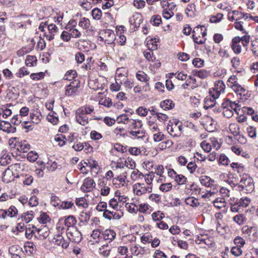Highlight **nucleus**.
<instances>
[{"mask_svg":"<svg viewBox=\"0 0 258 258\" xmlns=\"http://www.w3.org/2000/svg\"><path fill=\"white\" fill-rule=\"evenodd\" d=\"M11 162L10 156L8 154H4L0 157V164L2 166H6Z\"/></svg>","mask_w":258,"mask_h":258,"instance_id":"79ce46f5","label":"nucleus"},{"mask_svg":"<svg viewBox=\"0 0 258 258\" xmlns=\"http://www.w3.org/2000/svg\"><path fill=\"white\" fill-rule=\"evenodd\" d=\"M164 217V214L160 211L154 212L152 214V217L154 221H160Z\"/></svg>","mask_w":258,"mask_h":258,"instance_id":"13d9d810","label":"nucleus"},{"mask_svg":"<svg viewBox=\"0 0 258 258\" xmlns=\"http://www.w3.org/2000/svg\"><path fill=\"white\" fill-rule=\"evenodd\" d=\"M91 24L89 19L83 17L81 18L79 22V26L84 29L88 30L90 27Z\"/></svg>","mask_w":258,"mask_h":258,"instance_id":"7c9ffc66","label":"nucleus"},{"mask_svg":"<svg viewBox=\"0 0 258 258\" xmlns=\"http://www.w3.org/2000/svg\"><path fill=\"white\" fill-rule=\"evenodd\" d=\"M186 167L190 173L194 174L197 168V165L195 162L191 161L187 164Z\"/></svg>","mask_w":258,"mask_h":258,"instance_id":"bf43d9fd","label":"nucleus"},{"mask_svg":"<svg viewBox=\"0 0 258 258\" xmlns=\"http://www.w3.org/2000/svg\"><path fill=\"white\" fill-rule=\"evenodd\" d=\"M9 252L12 258H21V255L23 253L22 248L17 245L10 246Z\"/></svg>","mask_w":258,"mask_h":258,"instance_id":"f3484780","label":"nucleus"},{"mask_svg":"<svg viewBox=\"0 0 258 258\" xmlns=\"http://www.w3.org/2000/svg\"><path fill=\"white\" fill-rule=\"evenodd\" d=\"M37 58L35 56L28 55L25 60L26 65L28 67H33L36 64Z\"/></svg>","mask_w":258,"mask_h":258,"instance_id":"f704fd0d","label":"nucleus"},{"mask_svg":"<svg viewBox=\"0 0 258 258\" xmlns=\"http://www.w3.org/2000/svg\"><path fill=\"white\" fill-rule=\"evenodd\" d=\"M153 138L155 142H157L163 141L165 139V136L161 132L159 131L153 134Z\"/></svg>","mask_w":258,"mask_h":258,"instance_id":"49530a36","label":"nucleus"},{"mask_svg":"<svg viewBox=\"0 0 258 258\" xmlns=\"http://www.w3.org/2000/svg\"><path fill=\"white\" fill-rule=\"evenodd\" d=\"M239 186L241 187L242 190L246 193L251 192L254 189V184L251 178L244 176L241 179L239 183Z\"/></svg>","mask_w":258,"mask_h":258,"instance_id":"39448f33","label":"nucleus"},{"mask_svg":"<svg viewBox=\"0 0 258 258\" xmlns=\"http://www.w3.org/2000/svg\"><path fill=\"white\" fill-rule=\"evenodd\" d=\"M214 122V121L212 118L209 117V116H206L205 118L203 121V124L205 126L207 131L209 132H213L214 128V127H213Z\"/></svg>","mask_w":258,"mask_h":258,"instance_id":"4be33fe9","label":"nucleus"},{"mask_svg":"<svg viewBox=\"0 0 258 258\" xmlns=\"http://www.w3.org/2000/svg\"><path fill=\"white\" fill-rule=\"evenodd\" d=\"M38 220L40 223L43 224L49 222L50 220L49 217L45 213H42L40 214L39 217L38 218Z\"/></svg>","mask_w":258,"mask_h":258,"instance_id":"69168bd1","label":"nucleus"},{"mask_svg":"<svg viewBox=\"0 0 258 258\" xmlns=\"http://www.w3.org/2000/svg\"><path fill=\"white\" fill-rule=\"evenodd\" d=\"M185 203L186 205H189L192 207H198L200 203L198 199L194 197H188L185 199Z\"/></svg>","mask_w":258,"mask_h":258,"instance_id":"72a5a7b5","label":"nucleus"},{"mask_svg":"<svg viewBox=\"0 0 258 258\" xmlns=\"http://www.w3.org/2000/svg\"><path fill=\"white\" fill-rule=\"evenodd\" d=\"M102 238L105 240L108 241V242H111L115 237L116 233L112 230L106 229L102 233Z\"/></svg>","mask_w":258,"mask_h":258,"instance_id":"aec40b11","label":"nucleus"},{"mask_svg":"<svg viewBox=\"0 0 258 258\" xmlns=\"http://www.w3.org/2000/svg\"><path fill=\"white\" fill-rule=\"evenodd\" d=\"M207 35L206 28L204 26H197L192 31V38L194 41L198 44H202L205 41V36Z\"/></svg>","mask_w":258,"mask_h":258,"instance_id":"f03ea898","label":"nucleus"},{"mask_svg":"<svg viewBox=\"0 0 258 258\" xmlns=\"http://www.w3.org/2000/svg\"><path fill=\"white\" fill-rule=\"evenodd\" d=\"M67 235L69 240L75 243H79L82 239L81 232L76 227L67 230Z\"/></svg>","mask_w":258,"mask_h":258,"instance_id":"6e6552de","label":"nucleus"},{"mask_svg":"<svg viewBox=\"0 0 258 258\" xmlns=\"http://www.w3.org/2000/svg\"><path fill=\"white\" fill-rule=\"evenodd\" d=\"M173 144V142L172 141L170 140H168L165 141H162L160 143H159L158 145V149L162 151L164 150H165L166 149L170 148Z\"/></svg>","mask_w":258,"mask_h":258,"instance_id":"cd10ccee","label":"nucleus"},{"mask_svg":"<svg viewBox=\"0 0 258 258\" xmlns=\"http://www.w3.org/2000/svg\"><path fill=\"white\" fill-rule=\"evenodd\" d=\"M250 202V200L247 198L245 199H241L238 202H237L238 205L242 210H243V208L247 207L249 205Z\"/></svg>","mask_w":258,"mask_h":258,"instance_id":"09e8293b","label":"nucleus"},{"mask_svg":"<svg viewBox=\"0 0 258 258\" xmlns=\"http://www.w3.org/2000/svg\"><path fill=\"white\" fill-rule=\"evenodd\" d=\"M245 16L246 15H245V13L235 10L228 12V19L229 21L232 22L234 20L238 21V20L244 18Z\"/></svg>","mask_w":258,"mask_h":258,"instance_id":"a211bd4d","label":"nucleus"},{"mask_svg":"<svg viewBox=\"0 0 258 258\" xmlns=\"http://www.w3.org/2000/svg\"><path fill=\"white\" fill-rule=\"evenodd\" d=\"M225 90V85L222 80L216 81L214 84V87L210 90L209 93L214 99L218 98L221 93H224Z\"/></svg>","mask_w":258,"mask_h":258,"instance_id":"20e7f679","label":"nucleus"},{"mask_svg":"<svg viewBox=\"0 0 258 258\" xmlns=\"http://www.w3.org/2000/svg\"><path fill=\"white\" fill-rule=\"evenodd\" d=\"M103 215L104 217L108 220H111L112 219H119L123 216V213L122 212H120V214L118 213H117L114 211V210H111L110 209H106L103 212Z\"/></svg>","mask_w":258,"mask_h":258,"instance_id":"2eb2a0df","label":"nucleus"},{"mask_svg":"<svg viewBox=\"0 0 258 258\" xmlns=\"http://www.w3.org/2000/svg\"><path fill=\"white\" fill-rule=\"evenodd\" d=\"M30 149V145L26 140L19 142L17 150L20 152L26 153Z\"/></svg>","mask_w":258,"mask_h":258,"instance_id":"5701e85b","label":"nucleus"},{"mask_svg":"<svg viewBox=\"0 0 258 258\" xmlns=\"http://www.w3.org/2000/svg\"><path fill=\"white\" fill-rule=\"evenodd\" d=\"M75 203L77 206L84 209H87L89 206L87 200L85 198H77Z\"/></svg>","mask_w":258,"mask_h":258,"instance_id":"473e14b6","label":"nucleus"},{"mask_svg":"<svg viewBox=\"0 0 258 258\" xmlns=\"http://www.w3.org/2000/svg\"><path fill=\"white\" fill-rule=\"evenodd\" d=\"M52 242L55 245L60 246L63 248H67L69 245V242L65 240L61 234H55L52 239Z\"/></svg>","mask_w":258,"mask_h":258,"instance_id":"9b49d317","label":"nucleus"},{"mask_svg":"<svg viewBox=\"0 0 258 258\" xmlns=\"http://www.w3.org/2000/svg\"><path fill=\"white\" fill-rule=\"evenodd\" d=\"M92 16L94 19L99 20L102 16V12L100 9L95 8L92 11Z\"/></svg>","mask_w":258,"mask_h":258,"instance_id":"6e6d98bb","label":"nucleus"},{"mask_svg":"<svg viewBox=\"0 0 258 258\" xmlns=\"http://www.w3.org/2000/svg\"><path fill=\"white\" fill-rule=\"evenodd\" d=\"M160 106L164 110H168L174 107V103L171 100L167 99L160 103Z\"/></svg>","mask_w":258,"mask_h":258,"instance_id":"393cba45","label":"nucleus"},{"mask_svg":"<svg viewBox=\"0 0 258 258\" xmlns=\"http://www.w3.org/2000/svg\"><path fill=\"white\" fill-rule=\"evenodd\" d=\"M134 193L138 196H141L152 191V186H146L144 183H137L133 185Z\"/></svg>","mask_w":258,"mask_h":258,"instance_id":"423d86ee","label":"nucleus"},{"mask_svg":"<svg viewBox=\"0 0 258 258\" xmlns=\"http://www.w3.org/2000/svg\"><path fill=\"white\" fill-rule=\"evenodd\" d=\"M115 121H117L118 123H122L124 124H127L129 122H132V120H130L126 114H121L119 116L116 117Z\"/></svg>","mask_w":258,"mask_h":258,"instance_id":"c9c22d12","label":"nucleus"},{"mask_svg":"<svg viewBox=\"0 0 258 258\" xmlns=\"http://www.w3.org/2000/svg\"><path fill=\"white\" fill-rule=\"evenodd\" d=\"M77 25V22L75 20H70L68 24L66 26L65 29L67 31L71 30L72 29H76Z\"/></svg>","mask_w":258,"mask_h":258,"instance_id":"052dcab7","label":"nucleus"},{"mask_svg":"<svg viewBox=\"0 0 258 258\" xmlns=\"http://www.w3.org/2000/svg\"><path fill=\"white\" fill-rule=\"evenodd\" d=\"M230 166L234 170L236 171L237 172H241L244 170V166L241 164H239L237 162H232Z\"/></svg>","mask_w":258,"mask_h":258,"instance_id":"3c124183","label":"nucleus"},{"mask_svg":"<svg viewBox=\"0 0 258 258\" xmlns=\"http://www.w3.org/2000/svg\"><path fill=\"white\" fill-rule=\"evenodd\" d=\"M201 148L206 152H209L212 149V145L209 140L203 141L201 143Z\"/></svg>","mask_w":258,"mask_h":258,"instance_id":"a19ab883","label":"nucleus"},{"mask_svg":"<svg viewBox=\"0 0 258 258\" xmlns=\"http://www.w3.org/2000/svg\"><path fill=\"white\" fill-rule=\"evenodd\" d=\"M225 200L224 198H217L213 201L214 207L218 209L225 207L226 205Z\"/></svg>","mask_w":258,"mask_h":258,"instance_id":"bb28decb","label":"nucleus"},{"mask_svg":"<svg viewBox=\"0 0 258 258\" xmlns=\"http://www.w3.org/2000/svg\"><path fill=\"white\" fill-rule=\"evenodd\" d=\"M47 29L48 32H44V36L48 41H51L54 39L55 35L58 31V27L54 24H50L47 25Z\"/></svg>","mask_w":258,"mask_h":258,"instance_id":"9d476101","label":"nucleus"},{"mask_svg":"<svg viewBox=\"0 0 258 258\" xmlns=\"http://www.w3.org/2000/svg\"><path fill=\"white\" fill-rule=\"evenodd\" d=\"M0 129L7 133H14L16 131V127L11 125L9 121L2 120L0 122Z\"/></svg>","mask_w":258,"mask_h":258,"instance_id":"dca6fc26","label":"nucleus"},{"mask_svg":"<svg viewBox=\"0 0 258 258\" xmlns=\"http://www.w3.org/2000/svg\"><path fill=\"white\" fill-rule=\"evenodd\" d=\"M137 79L141 82L145 83V86H144L143 89L145 88V90H147V88L149 86L148 81L149 78H148L147 74H146L143 71H139L136 73Z\"/></svg>","mask_w":258,"mask_h":258,"instance_id":"6ab92c4d","label":"nucleus"},{"mask_svg":"<svg viewBox=\"0 0 258 258\" xmlns=\"http://www.w3.org/2000/svg\"><path fill=\"white\" fill-rule=\"evenodd\" d=\"M38 158V155L36 152L31 151L27 154V159L30 162L35 161Z\"/></svg>","mask_w":258,"mask_h":258,"instance_id":"338daca9","label":"nucleus"},{"mask_svg":"<svg viewBox=\"0 0 258 258\" xmlns=\"http://www.w3.org/2000/svg\"><path fill=\"white\" fill-rule=\"evenodd\" d=\"M96 186V183L91 177L86 178L81 189L84 192H89Z\"/></svg>","mask_w":258,"mask_h":258,"instance_id":"ddd939ff","label":"nucleus"},{"mask_svg":"<svg viewBox=\"0 0 258 258\" xmlns=\"http://www.w3.org/2000/svg\"><path fill=\"white\" fill-rule=\"evenodd\" d=\"M91 216V212L86 210H83L80 212L79 219L80 222L83 223L84 224H86L88 223Z\"/></svg>","mask_w":258,"mask_h":258,"instance_id":"412c9836","label":"nucleus"},{"mask_svg":"<svg viewBox=\"0 0 258 258\" xmlns=\"http://www.w3.org/2000/svg\"><path fill=\"white\" fill-rule=\"evenodd\" d=\"M110 248L108 245H103L99 249V252L104 256H108L110 253Z\"/></svg>","mask_w":258,"mask_h":258,"instance_id":"37998d69","label":"nucleus"},{"mask_svg":"<svg viewBox=\"0 0 258 258\" xmlns=\"http://www.w3.org/2000/svg\"><path fill=\"white\" fill-rule=\"evenodd\" d=\"M77 76V72L74 70L68 71L65 74L63 79L66 80L71 81L74 79Z\"/></svg>","mask_w":258,"mask_h":258,"instance_id":"a18cd8bd","label":"nucleus"},{"mask_svg":"<svg viewBox=\"0 0 258 258\" xmlns=\"http://www.w3.org/2000/svg\"><path fill=\"white\" fill-rule=\"evenodd\" d=\"M234 243L236 246L241 247L245 244V241L240 236H236L234 239Z\"/></svg>","mask_w":258,"mask_h":258,"instance_id":"864d4df0","label":"nucleus"},{"mask_svg":"<svg viewBox=\"0 0 258 258\" xmlns=\"http://www.w3.org/2000/svg\"><path fill=\"white\" fill-rule=\"evenodd\" d=\"M215 100L211 96L210 97H207L205 99V104L204 108L208 109L209 108H212L215 105Z\"/></svg>","mask_w":258,"mask_h":258,"instance_id":"4c0bfd02","label":"nucleus"},{"mask_svg":"<svg viewBox=\"0 0 258 258\" xmlns=\"http://www.w3.org/2000/svg\"><path fill=\"white\" fill-rule=\"evenodd\" d=\"M229 130L234 137L239 135L240 133V127L237 124L235 123L229 124Z\"/></svg>","mask_w":258,"mask_h":258,"instance_id":"c756f323","label":"nucleus"},{"mask_svg":"<svg viewBox=\"0 0 258 258\" xmlns=\"http://www.w3.org/2000/svg\"><path fill=\"white\" fill-rule=\"evenodd\" d=\"M132 123L133 124V127L131 131L130 132V134L132 136L134 139H142L145 136V133L143 129L141 127H138V126L140 125V122H136L134 120H132Z\"/></svg>","mask_w":258,"mask_h":258,"instance_id":"0eeeda50","label":"nucleus"},{"mask_svg":"<svg viewBox=\"0 0 258 258\" xmlns=\"http://www.w3.org/2000/svg\"><path fill=\"white\" fill-rule=\"evenodd\" d=\"M201 183L207 187H211L214 183V180L208 176H202L200 177Z\"/></svg>","mask_w":258,"mask_h":258,"instance_id":"a878e982","label":"nucleus"},{"mask_svg":"<svg viewBox=\"0 0 258 258\" xmlns=\"http://www.w3.org/2000/svg\"><path fill=\"white\" fill-rule=\"evenodd\" d=\"M80 87V82L77 80L71 82L67 87L66 94L68 96H74L76 95L78 88Z\"/></svg>","mask_w":258,"mask_h":258,"instance_id":"f8f14e48","label":"nucleus"},{"mask_svg":"<svg viewBox=\"0 0 258 258\" xmlns=\"http://www.w3.org/2000/svg\"><path fill=\"white\" fill-rule=\"evenodd\" d=\"M195 75L201 79L206 78L209 75V72L204 69L199 71L196 70L195 71Z\"/></svg>","mask_w":258,"mask_h":258,"instance_id":"ea45409f","label":"nucleus"},{"mask_svg":"<svg viewBox=\"0 0 258 258\" xmlns=\"http://www.w3.org/2000/svg\"><path fill=\"white\" fill-rule=\"evenodd\" d=\"M100 41L109 44L114 42L115 40V35L114 31L110 29H103L99 33Z\"/></svg>","mask_w":258,"mask_h":258,"instance_id":"7ed1b4c3","label":"nucleus"},{"mask_svg":"<svg viewBox=\"0 0 258 258\" xmlns=\"http://www.w3.org/2000/svg\"><path fill=\"white\" fill-rule=\"evenodd\" d=\"M172 187V185L171 183L168 182L165 183H162L159 187V189L161 191L163 192H167L170 190Z\"/></svg>","mask_w":258,"mask_h":258,"instance_id":"603ef678","label":"nucleus"},{"mask_svg":"<svg viewBox=\"0 0 258 258\" xmlns=\"http://www.w3.org/2000/svg\"><path fill=\"white\" fill-rule=\"evenodd\" d=\"M239 96L241 99H247L248 97L247 95V91L245 88L242 87L238 83H236L233 86L230 87Z\"/></svg>","mask_w":258,"mask_h":258,"instance_id":"1a4fd4ad","label":"nucleus"},{"mask_svg":"<svg viewBox=\"0 0 258 258\" xmlns=\"http://www.w3.org/2000/svg\"><path fill=\"white\" fill-rule=\"evenodd\" d=\"M233 221L239 225L243 224L246 221L245 217L242 214H238L233 218Z\"/></svg>","mask_w":258,"mask_h":258,"instance_id":"58836bf2","label":"nucleus"},{"mask_svg":"<svg viewBox=\"0 0 258 258\" xmlns=\"http://www.w3.org/2000/svg\"><path fill=\"white\" fill-rule=\"evenodd\" d=\"M76 121L82 125H85L88 123V117L86 114H77L76 116Z\"/></svg>","mask_w":258,"mask_h":258,"instance_id":"2f4dec72","label":"nucleus"},{"mask_svg":"<svg viewBox=\"0 0 258 258\" xmlns=\"http://www.w3.org/2000/svg\"><path fill=\"white\" fill-rule=\"evenodd\" d=\"M94 111V107L92 106H83L79 108L76 113H91Z\"/></svg>","mask_w":258,"mask_h":258,"instance_id":"de8ad7c7","label":"nucleus"},{"mask_svg":"<svg viewBox=\"0 0 258 258\" xmlns=\"http://www.w3.org/2000/svg\"><path fill=\"white\" fill-rule=\"evenodd\" d=\"M76 223L77 220L74 216H69L65 218L64 225L67 227V230L70 229L71 228L75 227L74 226Z\"/></svg>","mask_w":258,"mask_h":258,"instance_id":"b1692460","label":"nucleus"},{"mask_svg":"<svg viewBox=\"0 0 258 258\" xmlns=\"http://www.w3.org/2000/svg\"><path fill=\"white\" fill-rule=\"evenodd\" d=\"M126 177L125 175L118 176L116 178L112 179V183L116 187H121L126 186L128 184V181L126 180Z\"/></svg>","mask_w":258,"mask_h":258,"instance_id":"4468645a","label":"nucleus"},{"mask_svg":"<svg viewBox=\"0 0 258 258\" xmlns=\"http://www.w3.org/2000/svg\"><path fill=\"white\" fill-rule=\"evenodd\" d=\"M223 17V15L222 14L218 13L216 15L212 16L210 18V21L211 23H219L220 21H221Z\"/></svg>","mask_w":258,"mask_h":258,"instance_id":"5fc2aeb1","label":"nucleus"},{"mask_svg":"<svg viewBox=\"0 0 258 258\" xmlns=\"http://www.w3.org/2000/svg\"><path fill=\"white\" fill-rule=\"evenodd\" d=\"M155 178L154 173L153 172L150 173L148 174L144 175V178L145 182L148 185V186H151L152 181Z\"/></svg>","mask_w":258,"mask_h":258,"instance_id":"8fccbe9b","label":"nucleus"},{"mask_svg":"<svg viewBox=\"0 0 258 258\" xmlns=\"http://www.w3.org/2000/svg\"><path fill=\"white\" fill-rule=\"evenodd\" d=\"M231 252L233 255L236 256H239L242 254V250L241 247L236 246H233L231 249Z\"/></svg>","mask_w":258,"mask_h":258,"instance_id":"0e129e2a","label":"nucleus"},{"mask_svg":"<svg viewBox=\"0 0 258 258\" xmlns=\"http://www.w3.org/2000/svg\"><path fill=\"white\" fill-rule=\"evenodd\" d=\"M31 121L35 124H38L41 120V114H30Z\"/></svg>","mask_w":258,"mask_h":258,"instance_id":"e2e57ef3","label":"nucleus"},{"mask_svg":"<svg viewBox=\"0 0 258 258\" xmlns=\"http://www.w3.org/2000/svg\"><path fill=\"white\" fill-rule=\"evenodd\" d=\"M150 22L153 25L158 26L162 22L161 18L159 15H154L151 17Z\"/></svg>","mask_w":258,"mask_h":258,"instance_id":"c03bdc74","label":"nucleus"},{"mask_svg":"<svg viewBox=\"0 0 258 258\" xmlns=\"http://www.w3.org/2000/svg\"><path fill=\"white\" fill-rule=\"evenodd\" d=\"M61 204V201L55 196L51 197V204L54 207H60Z\"/></svg>","mask_w":258,"mask_h":258,"instance_id":"680f3d73","label":"nucleus"},{"mask_svg":"<svg viewBox=\"0 0 258 258\" xmlns=\"http://www.w3.org/2000/svg\"><path fill=\"white\" fill-rule=\"evenodd\" d=\"M240 110H241L242 113H254V110L251 108L245 106L241 108L240 105L238 103L232 102L228 99H225L222 103L219 112L224 113L227 111L230 112L234 111L235 113H238Z\"/></svg>","mask_w":258,"mask_h":258,"instance_id":"f257e3e1","label":"nucleus"},{"mask_svg":"<svg viewBox=\"0 0 258 258\" xmlns=\"http://www.w3.org/2000/svg\"><path fill=\"white\" fill-rule=\"evenodd\" d=\"M26 251L30 254H33L35 251V245L32 242H29L25 246Z\"/></svg>","mask_w":258,"mask_h":258,"instance_id":"774afa93","label":"nucleus"},{"mask_svg":"<svg viewBox=\"0 0 258 258\" xmlns=\"http://www.w3.org/2000/svg\"><path fill=\"white\" fill-rule=\"evenodd\" d=\"M27 114H17L16 115H14L11 120V123L14 125H18L22 122V117L23 116H25Z\"/></svg>","mask_w":258,"mask_h":258,"instance_id":"e433bc0d","label":"nucleus"},{"mask_svg":"<svg viewBox=\"0 0 258 258\" xmlns=\"http://www.w3.org/2000/svg\"><path fill=\"white\" fill-rule=\"evenodd\" d=\"M99 186L101 187L100 189V194L102 196H106L109 194L110 188L108 185H107V183H105L104 181L100 182L99 183Z\"/></svg>","mask_w":258,"mask_h":258,"instance_id":"c85d7f7f","label":"nucleus"},{"mask_svg":"<svg viewBox=\"0 0 258 258\" xmlns=\"http://www.w3.org/2000/svg\"><path fill=\"white\" fill-rule=\"evenodd\" d=\"M6 210L7 212V216L11 218L15 217L18 212L17 209L14 206H11L9 209Z\"/></svg>","mask_w":258,"mask_h":258,"instance_id":"4d7b16f0","label":"nucleus"}]
</instances>
